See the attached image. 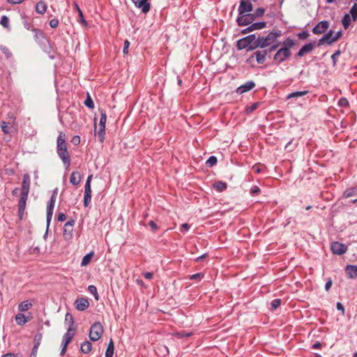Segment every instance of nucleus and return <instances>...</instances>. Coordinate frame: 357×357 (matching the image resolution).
<instances>
[{
    "label": "nucleus",
    "instance_id": "20e7f679",
    "mask_svg": "<svg viewBox=\"0 0 357 357\" xmlns=\"http://www.w3.org/2000/svg\"><path fill=\"white\" fill-rule=\"evenodd\" d=\"M100 114H101V117H100V122H99V124H98V130H97V126H96V123H94V131L95 132H97L99 137H100V140L101 142L103 141L104 139V136H105V123H106V120H107V114L105 113V111H101L100 112Z\"/></svg>",
    "mask_w": 357,
    "mask_h": 357
},
{
    "label": "nucleus",
    "instance_id": "c85d7f7f",
    "mask_svg": "<svg viewBox=\"0 0 357 357\" xmlns=\"http://www.w3.org/2000/svg\"><path fill=\"white\" fill-rule=\"evenodd\" d=\"M213 188L218 192H222L227 189V185L222 181H216L213 183Z\"/></svg>",
    "mask_w": 357,
    "mask_h": 357
},
{
    "label": "nucleus",
    "instance_id": "c03bdc74",
    "mask_svg": "<svg viewBox=\"0 0 357 357\" xmlns=\"http://www.w3.org/2000/svg\"><path fill=\"white\" fill-rule=\"evenodd\" d=\"M356 190L355 188H349V189H347L344 192V196L346 197V198H349V197H351L352 196H354L356 193Z\"/></svg>",
    "mask_w": 357,
    "mask_h": 357
},
{
    "label": "nucleus",
    "instance_id": "4468645a",
    "mask_svg": "<svg viewBox=\"0 0 357 357\" xmlns=\"http://www.w3.org/2000/svg\"><path fill=\"white\" fill-rule=\"evenodd\" d=\"M328 27L329 23L328 21H321L312 29V32L316 35L322 34L326 31Z\"/></svg>",
    "mask_w": 357,
    "mask_h": 357
},
{
    "label": "nucleus",
    "instance_id": "39448f33",
    "mask_svg": "<svg viewBox=\"0 0 357 357\" xmlns=\"http://www.w3.org/2000/svg\"><path fill=\"white\" fill-rule=\"evenodd\" d=\"M8 121H2L1 123V128L2 132L4 134H9L10 129L11 126H15L17 124L16 122V116L13 113H9L8 114Z\"/></svg>",
    "mask_w": 357,
    "mask_h": 357
},
{
    "label": "nucleus",
    "instance_id": "a878e982",
    "mask_svg": "<svg viewBox=\"0 0 357 357\" xmlns=\"http://www.w3.org/2000/svg\"><path fill=\"white\" fill-rule=\"evenodd\" d=\"M47 10V5L43 1H38L36 5V11L39 14H44Z\"/></svg>",
    "mask_w": 357,
    "mask_h": 357
},
{
    "label": "nucleus",
    "instance_id": "58836bf2",
    "mask_svg": "<svg viewBox=\"0 0 357 357\" xmlns=\"http://www.w3.org/2000/svg\"><path fill=\"white\" fill-rule=\"evenodd\" d=\"M88 291L94 296V298L96 301H98V294L97 292V289L94 285H89L88 287Z\"/></svg>",
    "mask_w": 357,
    "mask_h": 357
},
{
    "label": "nucleus",
    "instance_id": "a19ab883",
    "mask_svg": "<svg viewBox=\"0 0 357 357\" xmlns=\"http://www.w3.org/2000/svg\"><path fill=\"white\" fill-rule=\"evenodd\" d=\"M350 14L351 15L354 21L357 20V4L354 3L350 10Z\"/></svg>",
    "mask_w": 357,
    "mask_h": 357
},
{
    "label": "nucleus",
    "instance_id": "6e6552de",
    "mask_svg": "<svg viewBox=\"0 0 357 357\" xmlns=\"http://www.w3.org/2000/svg\"><path fill=\"white\" fill-rule=\"evenodd\" d=\"M92 175H89L86 179L84 186V206L87 207L91 199V181Z\"/></svg>",
    "mask_w": 357,
    "mask_h": 357
},
{
    "label": "nucleus",
    "instance_id": "79ce46f5",
    "mask_svg": "<svg viewBox=\"0 0 357 357\" xmlns=\"http://www.w3.org/2000/svg\"><path fill=\"white\" fill-rule=\"evenodd\" d=\"M65 320H66V322H67L68 324V325H69L68 327H70L71 328H73V326L74 324V320H73V317L72 314H70V313H67L66 314Z\"/></svg>",
    "mask_w": 357,
    "mask_h": 357
},
{
    "label": "nucleus",
    "instance_id": "6e6d98bb",
    "mask_svg": "<svg viewBox=\"0 0 357 357\" xmlns=\"http://www.w3.org/2000/svg\"><path fill=\"white\" fill-rule=\"evenodd\" d=\"M244 38L248 42H249V44H250V43L255 42V40H257L256 36L255 34H251Z\"/></svg>",
    "mask_w": 357,
    "mask_h": 357
},
{
    "label": "nucleus",
    "instance_id": "603ef678",
    "mask_svg": "<svg viewBox=\"0 0 357 357\" xmlns=\"http://www.w3.org/2000/svg\"><path fill=\"white\" fill-rule=\"evenodd\" d=\"M338 104L341 107H347L349 105V102L347 98H341L338 101Z\"/></svg>",
    "mask_w": 357,
    "mask_h": 357
},
{
    "label": "nucleus",
    "instance_id": "2eb2a0df",
    "mask_svg": "<svg viewBox=\"0 0 357 357\" xmlns=\"http://www.w3.org/2000/svg\"><path fill=\"white\" fill-rule=\"evenodd\" d=\"M252 10V5L250 0H241L238 7V14L250 13Z\"/></svg>",
    "mask_w": 357,
    "mask_h": 357
},
{
    "label": "nucleus",
    "instance_id": "a18cd8bd",
    "mask_svg": "<svg viewBox=\"0 0 357 357\" xmlns=\"http://www.w3.org/2000/svg\"><path fill=\"white\" fill-rule=\"evenodd\" d=\"M281 304V300L280 298L274 299L271 303V310H274L277 309Z\"/></svg>",
    "mask_w": 357,
    "mask_h": 357
},
{
    "label": "nucleus",
    "instance_id": "e2e57ef3",
    "mask_svg": "<svg viewBox=\"0 0 357 357\" xmlns=\"http://www.w3.org/2000/svg\"><path fill=\"white\" fill-rule=\"evenodd\" d=\"M336 307H337V309L338 310L342 312V315L344 314V307L343 305L341 303L338 302L337 303Z\"/></svg>",
    "mask_w": 357,
    "mask_h": 357
},
{
    "label": "nucleus",
    "instance_id": "bb28decb",
    "mask_svg": "<svg viewBox=\"0 0 357 357\" xmlns=\"http://www.w3.org/2000/svg\"><path fill=\"white\" fill-rule=\"evenodd\" d=\"M32 307V303L29 301H24L18 305V310L20 312H25Z\"/></svg>",
    "mask_w": 357,
    "mask_h": 357
},
{
    "label": "nucleus",
    "instance_id": "5fc2aeb1",
    "mask_svg": "<svg viewBox=\"0 0 357 357\" xmlns=\"http://www.w3.org/2000/svg\"><path fill=\"white\" fill-rule=\"evenodd\" d=\"M49 24L52 28L55 29L59 25V20L56 18L52 19Z\"/></svg>",
    "mask_w": 357,
    "mask_h": 357
},
{
    "label": "nucleus",
    "instance_id": "393cba45",
    "mask_svg": "<svg viewBox=\"0 0 357 357\" xmlns=\"http://www.w3.org/2000/svg\"><path fill=\"white\" fill-rule=\"evenodd\" d=\"M27 199H28L27 195L21 194L20 199L19 203H18V210L19 211H24L25 210Z\"/></svg>",
    "mask_w": 357,
    "mask_h": 357
},
{
    "label": "nucleus",
    "instance_id": "ddd939ff",
    "mask_svg": "<svg viewBox=\"0 0 357 357\" xmlns=\"http://www.w3.org/2000/svg\"><path fill=\"white\" fill-rule=\"evenodd\" d=\"M333 31L330 30L328 32L325 33L322 38H321L318 42L317 45L321 46L324 45V43H327L328 45H331L333 43H335L334 40V36H333Z\"/></svg>",
    "mask_w": 357,
    "mask_h": 357
},
{
    "label": "nucleus",
    "instance_id": "9d476101",
    "mask_svg": "<svg viewBox=\"0 0 357 357\" xmlns=\"http://www.w3.org/2000/svg\"><path fill=\"white\" fill-rule=\"evenodd\" d=\"M331 249L333 254L341 255L347 251V246L345 244L335 241L331 243Z\"/></svg>",
    "mask_w": 357,
    "mask_h": 357
},
{
    "label": "nucleus",
    "instance_id": "7ed1b4c3",
    "mask_svg": "<svg viewBox=\"0 0 357 357\" xmlns=\"http://www.w3.org/2000/svg\"><path fill=\"white\" fill-rule=\"evenodd\" d=\"M104 332L103 326L100 322H95L91 327L89 338L91 341H98Z\"/></svg>",
    "mask_w": 357,
    "mask_h": 357
},
{
    "label": "nucleus",
    "instance_id": "5701e85b",
    "mask_svg": "<svg viewBox=\"0 0 357 357\" xmlns=\"http://www.w3.org/2000/svg\"><path fill=\"white\" fill-rule=\"evenodd\" d=\"M75 333L73 332V328L70 327L68 328L67 332L63 336V343L65 345H68L73 338Z\"/></svg>",
    "mask_w": 357,
    "mask_h": 357
},
{
    "label": "nucleus",
    "instance_id": "f704fd0d",
    "mask_svg": "<svg viewBox=\"0 0 357 357\" xmlns=\"http://www.w3.org/2000/svg\"><path fill=\"white\" fill-rule=\"evenodd\" d=\"M282 45L283 47L282 48H287L290 50V49L295 45V42L293 39L287 38L284 41H283Z\"/></svg>",
    "mask_w": 357,
    "mask_h": 357
},
{
    "label": "nucleus",
    "instance_id": "6ab92c4d",
    "mask_svg": "<svg viewBox=\"0 0 357 357\" xmlns=\"http://www.w3.org/2000/svg\"><path fill=\"white\" fill-rule=\"evenodd\" d=\"M43 335L40 333H37L34 337V346L31 353L30 357H36L38 349L42 341Z\"/></svg>",
    "mask_w": 357,
    "mask_h": 357
},
{
    "label": "nucleus",
    "instance_id": "052dcab7",
    "mask_svg": "<svg viewBox=\"0 0 357 357\" xmlns=\"http://www.w3.org/2000/svg\"><path fill=\"white\" fill-rule=\"evenodd\" d=\"M279 45H280V43H278L275 44L273 43V45H271V47L268 50V53L275 50L279 47Z\"/></svg>",
    "mask_w": 357,
    "mask_h": 357
},
{
    "label": "nucleus",
    "instance_id": "f3484780",
    "mask_svg": "<svg viewBox=\"0 0 357 357\" xmlns=\"http://www.w3.org/2000/svg\"><path fill=\"white\" fill-rule=\"evenodd\" d=\"M30 176L28 174L23 175L22 183V192L23 195H29L30 189Z\"/></svg>",
    "mask_w": 357,
    "mask_h": 357
},
{
    "label": "nucleus",
    "instance_id": "cd10ccee",
    "mask_svg": "<svg viewBox=\"0 0 357 357\" xmlns=\"http://www.w3.org/2000/svg\"><path fill=\"white\" fill-rule=\"evenodd\" d=\"M92 349V344L89 341H85L81 344V351L84 354H89Z\"/></svg>",
    "mask_w": 357,
    "mask_h": 357
},
{
    "label": "nucleus",
    "instance_id": "bf43d9fd",
    "mask_svg": "<svg viewBox=\"0 0 357 357\" xmlns=\"http://www.w3.org/2000/svg\"><path fill=\"white\" fill-rule=\"evenodd\" d=\"M260 192V188L258 186H253L250 189V193L252 195H256L258 194Z\"/></svg>",
    "mask_w": 357,
    "mask_h": 357
},
{
    "label": "nucleus",
    "instance_id": "c756f323",
    "mask_svg": "<svg viewBox=\"0 0 357 357\" xmlns=\"http://www.w3.org/2000/svg\"><path fill=\"white\" fill-rule=\"evenodd\" d=\"M15 321L18 325L23 326L28 321V320L24 314L19 313L15 316Z\"/></svg>",
    "mask_w": 357,
    "mask_h": 357
},
{
    "label": "nucleus",
    "instance_id": "9b49d317",
    "mask_svg": "<svg viewBox=\"0 0 357 357\" xmlns=\"http://www.w3.org/2000/svg\"><path fill=\"white\" fill-rule=\"evenodd\" d=\"M75 221L73 220L68 221L63 227V236L66 240H69L73 236V226Z\"/></svg>",
    "mask_w": 357,
    "mask_h": 357
},
{
    "label": "nucleus",
    "instance_id": "aec40b11",
    "mask_svg": "<svg viewBox=\"0 0 357 357\" xmlns=\"http://www.w3.org/2000/svg\"><path fill=\"white\" fill-rule=\"evenodd\" d=\"M75 305L77 310L84 311L88 308L89 303L86 298H77L75 302Z\"/></svg>",
    "mask_w": 357,
    "mask_h": 357
},
{
    "label": "nucleus",
    "instance_id": "4be33fe9",
    "mask_svg": "<svg viewBox=\"0 0 357 357\" xmlns=\"http://www.w3.org/2000/svg\"><path fill=\"white\" fill-rule=\"evenodd\" d=\"M345 271L348 278L354 279L357 277V266L347 265L345 267Z\"/></svg>",
    "mask_w": 357,
    "mask_h": 357
},
{
    "label": "nucleus",
    "instance_id": "e433bc0d",
    "mask_svg": "<svg viewBox=\"0 0 357 357\" xmlns=\"http://www.w3.org/2000/svg\"><path fill=\"white\" fill-rule=\"evenodd\" d=\"M342 23L345 29H347L351 24V17L349 14H345L342 20Z\"/></svg>",
    "mask_w": 357,
    "mask_h": 357
},
{
    "label": "nucleus",
    "instance_id": "09e8293b",
    "mask_svg": "<svg viewBox=\"0 0 357 357\" xmlns=\"http://www.w3.org/2000/svg\"><path fill=\"white\" fill-rule=\"evenodd\" d=\"M0 24L5 28H8L9 26V19L7 16L3 15L1 18Z\"/></svg>",
    "mask_w": 357,
    "mask_h": 357
},
{
    "label": "nucleus",
    "instance_id": "412c9836",
    "mask_svg": "<svg viewBox=\"0 0 357 357\" xmlns=\"http://www.w3.org/2000/svg\"><path fill=\"white\" fill-rule=\"evenodd\" d=\"M315 43H313V42H311V43H309L307 44H305V45H303L301 49L300 50L298 51V52L297 53V56H299V57H302L305 54L307 53H309L310 52H312L313 50V49L314 48V45Z\"/></svg>",
    "mask_w": 357,
    "mask_h": 357
},
{
    "label": "nucleus",
    "instance_id": "864d4df0",
    "mask_svg": "<svg viewBox=\"0 0 357 357\" xmlns=\"http://www.w3.org/2000/svg\"><path fill=\"white\" fill-rule=\"evenodd\" d=\"M265 10L262 8H258L256 9L254 15L255 17H261L264 14Z\"/></svg>",
    "mask_w": 357,
    "mask_h": 357
},
{
    "label": "nucleus",
    "instance_id": "13d9d810",
    "mask_svg": "<svg viewBox=\"0 0 357 357\" xmlns=\"http://www.w3.org/2000/svg\"><path fill=\"white\" fill-rule=\"evenodd\" d=\"M71 142L74 145H78L80 143V137L78 135L74 136L71 139Z\"/></svg>",
    "mask_w": 357,
    "mask_h": 357
},
{
    "label": "nucleus",
    "instance_id": "37998d69",
    "mask_svg": "<svg viewBox=\"0 0 357 357\" xmlns=\"http://www.w3.org/2000/svg\"><path fill=\"white\" fill-rule=\"evenodd\" d=\"M259 102H255L253 103L251 106L250 107H248L246 109H245V113L247 114H249L250 113H252V112H254L255 109H257V108L259 107Z\"/></svg>",
    "mask_w": 357,
    "mask_h": 357
},
{
    "label": "nucleus",
    "instance_id": "680f3d73",
    "mask_svg": "<svg viewBox=\"0 0 357 357\" xmlns=\"http://www.w3.org/2000/svg\"><path fill=\"white\" fill-rule=\"evenodd\" d=\"M66 216L63 213H59L57 215V220L59 222H63L66 220Z\"/></svg>",
    "mask_w": 357,
    "mask_h": 357
},
{
    "label": "nucleus",
    "instance_id": "0e129e2a",
    "mask_svg": "<svg viewBox=\"0 0 357 357\" xmlns=\"http://www.w3.org/2000/svg\"><path fill=\"white\" fill-rule=\"evenodd\" d=\"M149 226L151 227L153 231H156L158 229L157 225L153 220H151L149 222Z\"/></svg>",
    "mask_w": 357,
    "mask_h": 357
},
{
    "label": "nucleus",
    "instance_id": "423d86ee",
    "mask_svg": "<svg viewBox=\"0 0 357 357\" xmlns=\"http://www.w3.org/2000/svg\"><path fill=\"white\" fill-rule=\"evenodd\" d=\"M56 194H57V192H56V189L54 191V192L48 202L47 206V227H49L50 223L52 220V218L54 204H55V202H56Z\"/></svg>",
    "mask_w": 357,
    "mask_h": 357
},
{
    "label": "nucleus",
    "instance_id": "1a4fd4ad",
    "mask_svg": "<svg viewBox=\"0 0 357 357\" xmlns=\"http://www.w3.org/2000/svg\"><path fill=\"white\" fill-rule=\"evenodd\" d=\"M291 53L290 50H287V48H280L274 55L273 59L278 62V64H280L287 59L291 56Z\"/></svg>",
    "mask_w": 357,
    "mask_h": 357
},
{
    "label": "nucleus",
    "instance_id": "4c0bfd02",
    "mask_svg": "<svg viewBox=\"0 0 357 357\" xmlns=\"http://www.w3.org/2000/svg\"><path fill=\"white\" fill-rule=\"evenodd\" d=\"M192 332H185V331H181V332H177V333H174L173 335L176 337L177 338H183V337H190L192 335Z\"/></svg>",
    "mask_w": 357,
    "mask_h": 357
},
{
    "label": "nucleus",
    "instance_id": "338daca9",
    "mask_svg": "<svg viewBox=\"0 0 357 357\" xmlns=\"http://www.w3.org/2000/svg\"><path fill=\"white\" fill-rule=\"evenodd\" d=\"M79 15L80 22L82 23L86 24V20L84 18V15H83V13H82L81 9H79Z\"/></svg>",
    "mask_w": 357,
    "mask_h": 357
},
{
    "label": "nucleus",
    "instance_id": "8fccbe9b",
    "mask_svg": "<svg viewBox=\"0 0 357 357\" xmlns=\"http://www.w3.org/2000/svg\"><path fill=\"white\" fill-rule=\"evenodd\" d=\"M310 34L307 31H303L297 34V37L301 40H305L309 37Z\"/></svg>",
    "mask_w": 357,
    "mask_h": 357
},
{
    "label": "nucleus",
    "instance_id": "c9c22d12",
    "mask_svg": "<svg viewBox=\"0 0 357 357\" xmlns=\"http://www.w3.org/2000/svg\"><path fill=\"white\" fill-rule=\"evenodd\" d=\"M250 25H251L253 31L259 30V29H262L266 27V22H255V23H251Z\"/></svg>",
    "mask_w": 357,
    "mask_h": 357
},
{
    "label": "nucleus",
    "instance_id": "49530a36",
    "mask_svg": "<svg viewBox=\"0 0 357 357\" xmlns=\"http://www.w3.org/2000/svg\"><path fill=\"white\" fill-rule=\"evenodd\" d=\"M258 47H260V46H259V43L258 40L257 39L255 40V42L250 43V45L248 47L247 51H252V50L257 49Z\"/></svg>",
    "mask_w": 357,
    "mask_h": 357
},
{
    "label": "nucleus",
    "instance_id": "ea45409f",
    "mask_svg": "<svg viewBox=\"0 0 357 357\" xmlns=\"http://www.w3.org/2000/svg\"><path fill=\"white\" fill-rule=\"evenodd\" d=\"M218 162L217 158L215 156L211 155L209 157V158L206 160V165L208 167H213L215 165H216Z\"/></svg>",
    "mask_w": 357,
    "mask_h": 357
},
{
    "label": "nucleus",
    "instance_id": "f8f14e48",
    "mask_svg": "<svg viewBox=\"0 0 357 357\" xmlns=\"http://www.w3.org/2000/svg\"><path fill=\"white\" fill-rule=\"evenodd\" d=\"M260 50L258 51H256L253 55H252L249 59H252L254 57H255L257 62L259 64H263L265 62L266 56L268 54V50L264 49Z\"/></svg>",
    "mask_w": 357,
    "mask_h": 357
},
{
    "label": "nucleus",
    "instance_id": "473e14b6",
    "mask_svg": "<svg viewBox=\"0 0 357 357\" xmlns=\"http://www.w3.org/2000/svg\"><path fill=\"white\" fill-rule=\"evenodd\" d=\"M114 345L112 340H110L107 348L105 351V356L106 357H112L114 354Z\"/></svg>",
    "mask_w": 357,
    "mask_h": 357
},
{
    "label": "nucleus",
    "instance_id": "7c9ffc66",
    "mask_svg": "<svg viewBox=\"0 0 357 357\" xmlns=\"http://www.w3.org/2000/svg\"><path fill=\"white\" fill-rule=\"evenodd\" d=\"M250 45L249 42H248L245 38H243L237 41L236 47L238 50H243L247 49Z\"/></svg>",
    "mask_w": 357,
    "mask_h": 357
},
{
    "label": "nucleus",
    "instance_id": "a211bd4d",
    "mask_svg": "<svg viewBox=\"0 0 357 357\" xmlns=\"http://www.w3.org/2000/svg\"><path fill=\"white\" fill-rule=\"evenodd\" d=\"M255 86V83L253 81H248L245 84H242L236 89V93L238 94H243L252 90Z\"/></svg>",
    "mask_w": 357,
    "mask_h": 357
},
{
    "label": "nucleus",
    "instance_id": "b1692460",
    "mask_svg": "<svg viewBox=\"0 0 357 357\" xmlns=\"http://www.w3.org/2000/svg\"><path fill=\"white\" fill-rule=\"evenodd\" d=\"M81 181V175L78 172H73L70 176V182L74 185H78Z\"/></svg>",
    "mask_w": 357,
    "mask_h": 357
},
{
    "label": "nucleus",
    "instance_id": "0eeeda50",
    "mask_svg": "<svg viewBox=\"0 0 357 357\" xmlns=\"http://www.w3.org/2000/svg\"><path fill=\"white\" fill-rule=\"evenodd\" d=\"M255 20V17L254 14L247 13L244 14H238L236 22L238 26H246L252 23Z\"/></svg>",
    "mask_w": 357,
    "mask_h": 357
},
{
    "label": "nucleus",
    "instance_id": "f03ea898",
    "mask_svg": "<svg viewBox=\"0 0 357 357\" xmlns=\"http://www.w3.org/2000/svg\"><path fill=\"white\" fill-rule=\"evenodd\" d=\"M282 36V31L280 30H273L268 33L266 36H259L257 40L259 43L260 48H265L273 43Z\"/></svg>",
    "mask_w": 357,
    "mask_h": 357
},
{
    "label": "nucleus",
    "instance_id": "dca6fc26",
    "mask_svg": "<svg viewBox=\"0 0 357 357\" xmlns=\"http://www.w3.org/2000/svg\"><path fill=\"white\" fill-rule=\"evenodd\" d=\"M135 6L141 9L143 13H147L150 10L149 0H131Z\"/></svg>",
    "mask_w": 357,
    "mask_h": 357
},
{
    "label": "nucleus",
    "instance_id": "f257e3e1",
    "mask_svg": "<svg viewBox=\"0 0 357 357\" xmlns=\"http://www.w3.org/2000/svg\"><path fill=\"white\" fill-rule=\"evenodd\" d=\"M56 153L59 158L62 160L66 169H68L70 166V157L67 150L66 135L63 132H60L57 137Z\"/></svg>",
    "mask_w": 357,
    "mask_h": 357
},
{
    "label": "nucleus",
    "instance_id": "774afa93",
    "mask_svg": "<svg viewBox=\"0 0 357 357\" xmlns=\"http://www.w3.org/2000/svg\"><path fill=\"white\" fill-rule=\"evenodd\" d=\"M153 274L151 272H146V273H144V278L146 279H147V280L152 279L153 278Z\"/></svg>",
    "mask_w": 357,
    "mask_h": 357
},
{
    "label": "nucleus",
    "instance_id": "de8ad7c7",
    "mask_svg": "<svg viewBox=\"0 0 357 357\" xmlns=\"http://www.w3.org/2000/svg\"><path fill=\"white\" fill-rule=\"evenodd\" d=\"M84 105L90 109H93L94 107L93 101L89 95L84 101Z\"/></svg>",
    "mask_w": 357,
    "mask_h": 357
},
{
    "label": "nucleus",
    "instance_id": "2f4dec72",
    "mask_svg": "<svg viewBox=\"0 0 357 357\" xmlns=\"http://www.w3.org/2000/svg\"><path fill=\"white\" fill-rule=\"evenodd\" d=\"M93 255H94L93 252H91L86 254L85 256H84V257L82 259L81 265L82 266H86V265H88L90 263V261H91Z\"/></svg>",
    "mask_w": 357,
    "mask_h": 357
},
{
    "label": "nucleus",
    "instance_id": "69168bd1",
    "mask_svg": "<svg viewBox=\"0 0 357 357\" xmlns=\"http://www.w3.org/2000/svg\"><path fill=\"white\" fill-rule=\"evenodd\" d=\"M321 347H322V344L319 342H317L312 345V348L314 349H319Z\"/></svg>",
    "mask_w": 357,
    "mask_h": 357
},
{
    "label": "nucleus",
    "instance_id": "72a5a7b5",
    "mask_svg": "<svg viewBox=\"0 0 357 357\" xmlns=\"http://www.w3.org/2000/svg\"><path fill=\"white\" fill-rule=\"evenodd\" d=\"M307 93H308V91L293 92V93H289L287 96V99H291V98H294L301 97V96H305Z\"/></svg>",
    "mask_w": 357,
    "mask_h": 357
},
{
    "label": "nucleus",
    "instance_id": "4d7b16f0",
    "mask_svg": "<svg viewBox=\"0 0 357 357\" xmlns=\"http://www.w3.org/2000/svg\"><path fill=\"white\" fill-rule=\"evenodd\" d=\"M129 46H130V42L128 40H126L124 41L123 50V52L124 54H127L128 53Z\"/></svg>",
    "mask_w": 357,
    "mask_h": 357
},
{
    "label": "nucleus",
    "instance_id": "3c124183",
    "mask_svg": "<svg viewBox=\"0 0 357 357\" xmlns=\"http://www.w3.org/2000/svg\"><path fill=\"white\" fill-rule=\"evenodd\" d=\"M341 52L340 50H337L332 56L331 59L333 61V66L336 65L337 63V59L340 55Z\"/></svg>",
    "mask_w": 357,
    "mask_h": 357
}]
</instances>
